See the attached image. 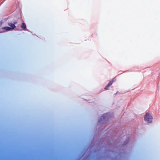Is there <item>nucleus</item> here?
Listing matches in <instances>:
<instances>
[{
	"mask_svg": "<svg viewBox=\"0 0 160 160\" xmlns=\"http://www.w3.org/2000/svg\"><path fill=\"white\" fill-rule=\"evenodd\" d=\"M144 120L148 123H151L152 122V117L149 113H147L144 116Z\"/></svg>",
	"mask_w": 160,
	"mask_h": 160,
	"instance_id": "nucleus-1",
	"label": "nucleus"
},
{
	"mask_svg": "<svg viewBox=\"0 0 160 160\" xmlns=\"http://www.w3.org/2000/svg\"><path fill=\"white\" fill-rule=\"evenodd\" d=\"M17 23V22H14V23H8V24L9 26L11 27L10 28H11V30H12L15 28V24H16Z\"/></svg>",
	"mask_w": 160,
	"mask_h": 160,
	"instance_id": "nucleus-2",
	"label": "nucleus"
},
{
	"mask_svg": "<svg viewBox=\"0 0 160 160\" xmlns=\"http://www.w3.org/2000/svg\"><path fill=\"white\" fill-rule=\"evenodd\" d=\"M114 81L113 80H112V81H110L108 83V84L106 86L104 89L106 90H108L109 87L112 84Z\"/></svg>",
	"mask_w": 160,
	"mask_h": 160,
	"instance_id": "nucleus-3",
	"label": "nucleus"
},
{
	"mask_svg": "<svg viewBox=\"0 0 160 160\" xmlns=\"http://www.w3.org/2000/svg\"><path fill=\"white\" fill-rule=\"evenodd\" d=\"M2 29L3 30H4L6 31L11 30V28H10V27H2Z\"/></svg>",
	"mask_w": 160,
	"mask_h": 160,
	"instance_id": "nucleus-4",
	"label": "nucleus"
},
{
	"mask_svg": "<svg viewBox=\"0 0 160 160\" xmlns=\"http://www.w3.org/2000/svg\"><path fill=\"white\" fill-rule=\"evenodd\" d=\"M21 27L22 28L23 30L25 29L26 28V24L24 23H22L21 24Z\"/></svg>",
	"mask_w": 160,
	"mask_h": 160,
	"instance_id": "nucleus-5",
	"label": "nucleus"
},
{
	"mask_svg": "<svg viewBox=\"0 0 160 160\" xmlns=\"http://www.w3.org/2000/svg\"><path fill=\"white\" fill-rule=\"evenodd\" d=\"M107 114V113H106L105 114L103 115L101 117L99 121V122L100 123L101 122V120L102 119H104L106 118Z\"/></svg>",
	"mask_w": 160,
	"mask_h": 160,
	"instance_id": "nucleus-6",
	"label": "nucleus"
}]
</instances>
